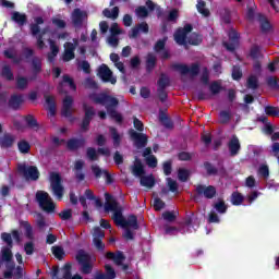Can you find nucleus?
<instances>
[{
    "mask_svg": "<svg viewBox=\"0 0 279 279\" xmlns=\"http://www.w3.org/2000/svg\"><path fill=\"white\" fill-rule=\"evenodd\" d=\"M105 210L107 213H113V221L117 223V226L124 228V239H126V241H132V239H134V233L131 231V229L138 230V221L136 220V216H129L128 219H124L123 215L121 214V206H119L114 197H112L110 194H105Z\"/></svg>",
    "mask_w": 279,
    "mask_h": 279,
    "instance_id": "obj_1",
    "label": "nucleus"
},
{
    "mask_svg": "<svg viewBox=\"0 0 279 279\" xmlns=\"http://www.w3.org/2000/svg\"><path fill=\"white\" fill-rule=\"evenodd\" d=\"M43 23H45L43 17H36L35 24L31 25V31L33 36H35L37 39V47L39 49H45V38H48V43L50 45L51 50V52L48 54V60L49 62H53L60 49L58 48V46H56V43L51 40V38H53V33L49 32L48 28L40 31V25H43Z\"/></svg>",
    "mask_w": 279,
    "mask_h": 279,
    "instance_id": "obj_2",
    "label": "nucleus"
},
{
    "mask_svg": "<svg viewBox=\"0 0 279 279\" xmlns=\"http://www.w3.org/2000/svg\"><path fill=\"white\" fill-rule=\"evenodd\" d=\"M1 239L9 247H3L1 251V258L4 263H7L8 271L4 272V278H23V268L21 266L14 268V264H12V235L10 233H2Z\"/></svg>",
    "mask_w": 279,
    "mask_h": 279,
    "instance_id": "obj_3",
    "label": "nucleus"
},
{
    "mask_svg": "<svg viewBox=\"0 0 279 279\" xmlns=\"http://www.w3.org/2000/svg\"><path fill=\"white\" fill-rule=\"evenodd\" d=\"M94 100L96 104H101L105 106L109 117L114 119L117 123H121V121H123V116H121V113L117 112L116 110L117 106H119V100H117V98L106 94H99L94 98Z\"/></svg>",
    "mask_w": 279,
    "mask_h": 279,
    "instance_id": "obj_4",
    "label": "nucleus"
},
{
    "mask_svg": "<svg viewBox=\"0 0 279 279\" xmlns=\"http://www.w3.org/2000/svg\"><path fill=\"white\" fill-rule=\"evenodd\" d=\"M193 31L191 24H186L184 28H179L174 34V40L177 45H199L202 43V36L193 33L190 37L189 34Z\"/></svg>",
    "mask_w": 279,
    "mask_h": 279,
    "instance_id": "obj_5",
    "label": "nucleus"
},
{
    "mask_svg": "<svg viewBox=\"0 0 279 279\" xmlns=\"http://www.w3.org/2000/svg\"><path fill=\"white\" fill-rule=\"evenodd\" d=\"M132 173L135 175V178H141V184L146 189H153L154 184H156L154 175L143 177L145 175V168H143V163L138 159H135V162L132 167Z\"/></svg>",
    "mask_w": 279,
    "mask_h": 279,
    "instance_id": "obj_6",
    "label": "nucleus"
},
{
    "mask_svg": "<svg viewBox=\"0 0 279 279\" xmlns=\"http://www.w3.org/2000/svg\"><path fill=\"white\" fill-rule=\"evenodd\" d=\"M36 199L40 208H43V210H45L46 213H53V210H56V204H53V201L47 192H37Z\"/></svg>",
    "mask_w": 279,
    "mask_h": 279,
    "instance_id": "obj_7",
    "label": "nucleus"
},
{
    "mask_svg": "<svg viewBox=\"0 0 279 279\" xmlns=\"http://www.w3.org/2000/svg\"><path fill=\"white\" fill-rule=\"evenodd\" d=\"M254 10H255L254 4L248 8L246 13L248 21H254V19H257V21H259L262 25L263 32H269V29H271V24L269 23L267 17L260 15V13H257V14L254 13Z\"/></svg>",
    "mask_w": 279,
    "mask_h": 279,
    "instance_id": "obj_8",
    "label": "nucleus"
},
{
    "mask_svg": "<svg viewBox=\"0 0 279 279\" xmlns=\"http://www.w3.org/2000/svg\"><path fill=\"white\" fill-rule=\"evenodd\" d=\"M60 182L61 179L59 173H50V185L52 189V193L58 199H62V195L64 193V187H62V184H60Z\"/></svg>",
    "mask_w": 279,
    "mask_h": 279,
    "instance_id": "obj_9",
    "label": "nucleus"
},
{
    "mask_svg": "<svg viewBox=\"0 0 279 279\" xmlns=\"http://www.w3.org/2000/svg\"><path fill=\"white\" fill-rule=\"evenodd\" d=\"M76 260H78V263L82 265L83 274H90V269H93L90 266V263H93V257H90V255L84 251H78L76 254Z\"/></svg>",
    "mask_w": 279,
    "mask_h": 279,
    "instance_id": "obj_10",
    "label": "nucleus"
},
{
    "mask_svg": "<svg viewBox=\"0 0 279 279\" xmlns=\"http://www.w3.org/2000/svg\"><path fill=\"white\" fill-rule=\"evenodd\" d=\"M19 171L26 178V180H38L40 173L38 168L34 166H27L25 163L19 165Z\"/></svg>",
    "mask_w": 279,
    "mask_h": 279,
    "instance_id": "obj_11",
    "label": "nucleus"
},
{
    "mask_svg": "<svg viewBox=\"0 0 279 279\" xmlns=\"http://www.w3.org/2000/svg\"><path fill=\"white\" fill-rule=\"evenodd\" d=\"M80 202L83 208H88L90 204L96 206V208H101V201L99 198H95L93 191L90 190L85 191V195L80 198Z\"/></svg>",
    "mask_w": 279,
    "mask_h": 279,
    "instance_id": "obj_12",
    "label": "nucleus"
},
{
    "mask_svg": "<svg viewBox=\"0 0 279 279\" xmlns=\"http://www.w3.org/2000/svg\"><path fill=\"white\" fill-rule=\"evenodd\" d=\"M75 47H80V41H77V39H73V43L64 44L63 62H70V60L75 58Z\"/></svg>",
    "mask_w": 279,
    "mask_h": 279,
    "instance_id": "obj_13",
    "label": "nucleus"
},
{
    "mask_svg": "<svg viewBox=\"0 0 279 279\" xmlns=\"http://www.w3.org/2000/svg\"><path fill=\"white\" fill-rule=\"evenodd\" d=\"M98 76L102 82H109L110 84H117V77L112 75V71L108 69V65L102 64L98 69Z\"/></svg>",
    "mask_w": 279,
    "mask_h": 279,
    "instance_id": "obj_14",
    "label": "nucleus"
},
{
    "mask_svg": "<svg viewBox=\"0 0 279 279\" xmlns=\"http://www.w3.org/2000/svg\"><path fill=\"white\" fill-rule=\"evenodd\" d=\"M87 17H88V14L86 13V11L75 9L72 12L71 21H72L74 27H80V25H82V23H84V21H86Z\"/></svg>",
    "mask_w": 279,
    "mask_h": 279,
    "instance_id": "obj_15",
    "label": "nucleus"
},
{
    "mask_svg": "<svg viewBox=\"0 0 279 279\" xmlns=\"http://www.w3.org/2000/svg\"><path fill=\"white\" fill-rule=\"evenodd\" d=\"M130 136L134 141L136 147H145L147 145V135L137 133L134 130L130 131Z\"/></svg>",
    "mask_w": 279,
    "mask_h": 279,
    "instance_id": "obj_16",
    "label": "nucleus"
},
{
    "mask_svg": "<svg viewBox=\"0 0 279 279\" xmlns=\"http://www.w3.org/2000/svg\"><path fill=\"white\" fill-rule=\"evenodd\" d=\"M3 133V124L0 123V134ZM14 135L10 133H4L0 136V147H12L14 145Z\"/></svg>",
    "mask_w": 279,
    "mask_h": 279,
    "instance_id": "obj_17",
    "label": "nucleus"
},
{
    "mask_svg": "<svg viewBox=\"0 0 279 279\" xmlns=\"http://www.w3.org/2000/svg\"><path fill=\"white\" fill-rule=\"evenodd\" d=\"M177 71L181 73V75H197L199 73V65L193 64L191 68L184 64L177 65Z\"/></svg>",
    "mask_w": 279,
    "mask_h": 279,
    "instance_id": "obj_18",
    "label": "nucleus"
},
{
    "mask_svg": "<svg viewBox=\"0 0 279 279\" xmlns=\"http://www.w3.org/2000/svg\"><path fill=\"white\" fill-rule=\"evenodd\" d=\"M92 171H93L95 178H105L107 184L112 183V177L110 175V173H108V170H104V169L99 168V166L93 165Z\"/></svg>",
    "mask_w": 279,
    "mask_h": 279,
    "instance_id": "obj_19",
    "label": "nucleus"
},
{
    "mask_svg": "<svg viewBox=\"0 0 279 279\" xmlns=\"http://www.w3.org/2000/svg\"><path fill=\"white\" fill-rule=\"evenodd\" d=\"M196 191L198 193V195H204V197H207L208 199L215 197L217 190L215 189V186L209 185H198L196 187Z\"/></svg>",
    "mask_w": 279,
    "mask_h": 279,
    "instance_id": "obj_20",
    "label": "nucleus"
},
{
    "mask_svg": "<svg viewBox=\"0 0 279 279\" xmlns=\"http://www.w3.org/2000/svg\"><path fill=\"white\" fill-rule=\"evenodd\" d=\"M94 245L95 247H97L98 250H104L106 247V245H104V242H101V239H104V236H106V234L101 231V229L99 227H96L94 229Z\"/></svg>",
    "mask_w": 279,
    "mask_h": 279,
    "instance_id": "obj_21",
    "label": "nucleus"
},
{
    "mask_svg": "<svg viewBox=\"0 0 279 279\" xmlns=\"http://www.w3.org/2000/svg\"><path fill=\"white\" fill-rule=\"evenodd\" d=\"M107 258H109V260H113V263H116L118 265V267H122V269H128L126 265H123V260H125V256H123V253L118 252V253H107Z\"/></svg>",
    "mask_w": 279,
    "mask_h": 279,
    "instance_id": "obj_22",
    "label": "nucleus"
},
{
    "mask_svg": "<svg viewBox=\"0 0 279 279\" xmlns=\"http://www.w3.org/2000/svg\"><path fill=\"white\" fill-rule=\"evenodd\" d=\"M61 113L63 117H71V114L73 113V97L66 96L63 99V107Z\"/></svg>",
    "mask_w": 279,
    "mask_h": 279,
    "instance_id": "obj_23",
    "label": "nucleus"
},
{
    "mask_svg": "<svg viewBox=\"0 0 279 279\" xmlns=\"http://www.w3.org/2000/svg\"><path fill=\"white\" fill-rule=\"evenodd\" d=\"M64 88H69L70 90H75L76 86L73 82V78H71L69 75L63 76V81L59 85V90L62 93Z\"/></svg>",
    "mask_w": 279,
    "mask_h": 279,
    "instance_id": "obj_24",
    "label": "nucleus"
},
{
    "mask_svg": "<svg viewBox=\"0 0 279 279\" xmlns=\"http://www.w3.org/2000/svg\"><path fill=\"white\" fill-rule=\"evenodd\" d=\"M143 156L146 160V165H148L153 169H154V167H157L158 159H156V157L154 155H151V148H146L143 153Z\"/></svg>",
    "mask_w": 279,
    "mask_h": 279,
    "instance_id": "obj_25",
    "label": "nucleus"
},
{
    "mask_svg": "<svg viewBox=\"0 0 279 279\" xmlns=\"http://www.w3.org/2000/svg\"><path fill=\"white\" fill-rule=\"evenodd\" d=\"M141 32L142 34H147V32H149V26L147 25V23H141L136 27L132 28L129 36L130 38H136V36L141 34Z\"/></svg>",
    "mask_w": 279,
    "mask_h": 279,
    "instance_id": "obj_26",
    "label": "nucleus"
},
{
    "mask_svg": "<svg viewBox=\"0 0 279 279\" xmlns=\"http://www.w3.org/2000/svg\"><path fill=\"white\" fill-rule=\"evenodd\" d=\"M93 114H95V111L90 107L85 106V118L82 123V130H87L88 125L90 123V119H93Z\"/></svg>",
    "mask_w": 279,
    "mask_h": 279,
    "instance_id": "obj_27",
    "label": "nucleus"
},
{
    "mask_svg": "<svg viewBox=\"0 0 279 279\" xmlns=\"http://www.w3.org/2000/svg\"><path fill=\"white\" fill-rule=\"evenodd\" d=\"M229 149L232 156H236V154H239V149H241V143L239 142V137L232 136L229 142Z\"/></svg>",
    "mask_w": 279,
    "mask_h": 279,
    "instance_id": "obj_28",
    "label": "nucleus"
},
{
    "mask_svg": "<svg viewBox=\"0 0 279 279\" xmlns=\"http://www.w3.org/2000/svg\"><path fill=\"white\" fill-rule=\"evenodd\" d=\"M110 136L113 142V147H119L121 145V141H123V135L117 131L114 128H110Z\"/></svg>",
    "mask_w": 279,
    "mask_h": 279,
    "instance_id": "obj_29",
    "label": "nucleus"
},
{
    "mask_svg": "<svg viewBox=\"0 0 279 279\" xmlns=\"http://www.w3.org/2000/svg\"><path fill=\"white\" fill-rule=\"evenodd\" d=\"M45 108L50 112V114H56V100L52 96H46Z\"/></svg>",
    "mask_w": 279,
    "mask_h": 279,
    "instance_id": "obj_30",
    "label": "nucleus"
},
{
    "mask_svg": "<svg viewBox=\"0 0 279 279\" xmlns=\"http://www.w3.org/2000/svg\"><path fill=\"white\" fill-rule=\"evenodd\" d=\"M104 16H106L107 19H112L114 21V19L119 17V8H113L111 11L109 9H105L102 11Z\"/></svg>",
    "mask_w": 279,
    "mask_h": 279,
    "instance_id": "obj_31",
    "label": "nucleus"
},
{
    "mask_svg": "<svg viewBox=\"0 0 279 279\" xmlns=\"http://www.w3.org/2000/svg\"><path fill=\"white\" fill-rule=\"evenodd\" d=\"M84 168V161L77 160L74 163V170L76 171V178L77 180H84V173H82V169Z\"/></svg>",
    "mask_w": 279,
    "mask_h": 279,
    "instance_id": "obj_32",
    "label": "nucleus"
},
{
    "mask_svg": "<svg viewBox=\"0 0 279 279\" xmlns=\"http://www.w3.org/2000/svg\"><path fill=\"white\" fill-rule=\"evenodd\" d=\"M17 148L21 154H29L32 146L29 145V142L22 140L17 143Z\"/></svg>",
    "mask_w": 279,
    "mask_h": 279,
    "instance_id": "obj_33",
    "label": "nucleus"
},
{
    "mask_svg": "<svg viewBox=\"0 0 279 279\" xmlns=\"http://www.w3.org/2000/svg\"><path fill=\"white\" fill-rule=\"evenodd\" d=\"M12 19L17 25H25V22L27 21V16L23 13L14 12L12 14Z\"/></svg>",
    "mask_w": 279,
    "mask_h": 279,
    "instance_id": "obj_34",
    "label": "nucleus"
},
{
    "mask_svg": "<svg viewBox=\"0 0 279 279\" xmlns=\"http://www.w3.org/2000/svg\"><path fill=\"white\" fill-rule=\"evenodd\" d=\"M196 8L199 12V14H203V16H208L210 14V11L206 9V2L203 0H197Z\"/></svg>",
    "mask_w": 279,
    "mask_h": 279,
    "instance_id": "obj_35",
    "label": "nucleus"
},
{
    "mask_svg": "<svg viewBox=\"0 0 279 279\" xmlns=\"http://www.w3.org/2000/svg\"><path fill=\"white\" fill-rule=\"evenodd\" d=\"M23 104V96H12L10 101H9V106H11V108H19V106H21Z\"/></svg>",
    "mask_w": 279,
    "mask_h": 279,
    "instance_id": "obj_36",
    "label": "nucleus"
},
{
    "mask_svg": "<svg viewBox=\"0 0 279 279\" xmlns=\"http://www.w3.org/2000/svg\"><path fill=\"white\" fill-rule=\"evenodd\" d=\"M231 204H233V206H241L243 204V195H241V193L234 192L231 195Z\"/></svg>",
    "mask_w": 279,
    "mask_h": 279,
    "instance_id": "obj_37",
    "label": "nucleus"
},
{
    "mask_svg": "<svg viewBox=\"0 0 279 279\" xmlns=\"http://www.w3.org/2000/svg\"><path fill=\"white\" fill-rule=\"evenodd\" d=\"M52 24L54 25V27H58L59 29H64V27H66V22L62 20V17L60 16L53 17Z\"/></svg>",
    "mask_w": 279,
    "mask_h": 279,
    "instance_id": "obj_38",
    "label": "nucleus"
},
{
    "mask_svg": "<svg viewBox=\"0 0 279 279\" xmlns=\"http://www.w3.org/2000/svg\"><path fill=\"white\" fill-rule=\"evenodd\" d=\"M259 121H262V123H265V126L263 129V132H265V134L274 133V126H271V123H267V118H260Z\"/></svg>",
    "mask_w": 279,
    "mask_h": 279,
    "instance_id": "obj_39",
    "label": "nucleus"
},
{
    "mask_svg": "<svg viewBox=\"0 0 279 279\" xmlns=\"http://www.w3.org/2000/svg\"><path fill=\"white\" fill-rule=\"evenodd\" d=\"M52 254L56 258L61 260V258L64 256V250L60 246H52Z\"/></svg>",
    "mask_w": 279,
    "mask_h": 279,
    "instance_id": "obj_40",
    "label": "nucleus"
},
{
    "mask_svg": "<svg viewBox=\"0 0 279 279\" xmlns=\"http://www.w3.org/2000/svg\"><path fill=\"white\" fill-rule=\"evenodd\" d=\"M135 14L138 19H145L147 17V14H149V12L147 11V8L140 7L135 10Z\"/></svg>",
    "mask_w": 279,
    "mask_h": 279,
    "instance_id": "obj_41",
    "label": "nucleus"
},
{
    "mask_svg": "<svg viewBox=\"0 0 279 279\" xmlns=\"http://www.w3.org/2000/svg\"><path fill=\"white\" fill-rule=\"evenodd\" d=\"M81 145H84V142L80 140H70L68 142L69 149H77V147H81Z\"/></svg>",
    "mask_w": 279,
    "mask_h": 279,
    "instance_id": "obj_42",
    "label": "nucleus"
},
{
    "mask_svg": "<svg viewBox=\"0 0 279 279\" xmlns=\"http://www.w3.org/2000/svg\"><path fill=\"white\" fill-rule=\"evenodd\" d=\"M87 158L89 160H97L99 158V150H96L95 148H88Z\"/></svg>",
    "mask_w": 279,
    "mask_h": 279,
    "instance_id": "obj_43",
    "label": "nucleus"
},
{
    "mask_svg": "<svg viewBox=\"0 0 279 279\" xmlns=\"http://www.w3.org/2000/svg\"><path fill=\"white\" fill-rule=\"evenodd\" d=\"M258 175H262V178H269V167L267 165H262L258 169Z\"/></svg>",
    "mask_w": 279,
    "mask_h": 279,
    "instance_id": "obj_44",
    "label": "nucleus"
},
{
    "mask_svg": "<svg viewBox=\"0 0 279 279\" xmlns=\"http://www.w3.org/2000/svg\"><path fill=\"white\" fill-rule=\"evenodd\" d=\"M215 209L217 210V213L223 215V213L228 210V207L226 206V203H223V201H219L218 203L215 204Z\"/></svg>",
    "mask_w": 279,
    "mask_h": 279,
    "instance_id": "obj_45",
    "label": "nucleus"
},
{
    "mask_svg": "<svg viewBox=\"0 0 279 279\" xmlns=\"http://www.w3.org/2000/svg\"><path fill=\"white\" fill-rule=\"evenodd\" d=\"M190 172L186 169H179L178 178L181 182H186L189 180Z\"/></svg>",
    "mask_w": 279,
    "mask_h": 279,
    "instance_id": "obj_46",
    "label": "nucleus"
},
{
    "mask_svg": "<svg viewBox=\"0 0 279 279\" xmlns=\"http://www.w3.org/2000/svg\"><path fill=\"white\" fill-rule=\"evenodd\" d=\"M265 112L268 117H279V109L276 107H266Z\"/></svg>",
    "mask_w": 279,
    "mask_h": 279,
    "instance_id": "obj_47",
    "label": "nucleus"
},
{
    "mask_svg": "<svg viewBox=\"0 0 279 279\" xmlns=\"http://www.w3.org/2000/svg\"><path fill=\"white\" fill-rule=\"evenodd\" d=\"M167 184H168L169 190H170L172 193H178V182H175V181L172 180L171 178H168V179H167Z\"/></svg>",
    "mask_w": 279,
    "mask_h": 279,
    "instance_id": "obj_48",
    "label": "nucleus"
},
{
    "mask_svg": "<svg viewBox=\"0 0 279 279\" xmlns=\"http://www.w3.org/2000/svg\"><path fill=\"white\" fill-rule=\"evenodd\" d=\"M153 206L155 210H162V208H165V202H162L160 198H155Z\"/></svg>",
    "mask_w": 279,
    "mask_h": 279,
    "instance_id": "obj_49",
    "label": "nucleus"
},
{
    "mask_svg": "<svg viewBox=\"0 0 279 279\" xmlns=\"http://www.w3.org/2000/svg\"><path fill=\"white\" fill-rule=\"evenodd\" d=\"M158 84H159L160 88H165V86H168L169 85V76L162 74L158 81Z\"/></svg>",
    "mask_w": 279,
    "mask_h": 279,
    "instance_id": "obj_50",
    "label": "nucleus"
},
{
    "mask_svg": "<svg viewBox=\"0 0 279 279\" xmlns=\"http://www.w3.org/2000/svg\"><path fill=\"white\" fill-rule=\"evenodd\" d=\"M20 121H24L25 123H27L31 128H34V125H36V120L34 119V117L28 116L26 118H20Z\"/></svg>",
    "mask_w": 279,
    "mask_h": 279,
    "instance_id": "obj_51",
    "label": "nucleus"
},
{
    "mask_svg": "<svg viewBox=\"0 0 279 279\" xmlns=\"http://www.w3.org/2000/svg\"><path fill=\"white\" fill-rule=\"evenodd\" d=\"M146 63H147V69H151L153 66H155V64H156V56L148 54Z\"/></svg>",
    "mask_w": 279,
    "mask_h": 279,
    "instance_id": "obj_52",
    "label": "nucleus"
},
{
    "mask_svg": "<svg viewBox=\"0 0 279 279\" xmlns=\"http://www.w3.org/2000/svg\"><path fill=\"white\" fill-rule=\"evenodd\" d=\"M245 186H247L248 189H254V186H256V179H254L253 175L246 178Z\"/></svg>",
    "mask_w": 279,
    "mask_h": 279,
    "instance_id": "obj_53",
    "label": "nucleus"
},
{
    "mask_svg": "<svg viewBox=\"0 0 279 279\" xmlns=\"http://www.w3.org/2000/svg\"><path fill=\"white\" fill-rule=\"evenodd\" d=\"M247 86L248 88H256V86H258V80L256 78V76H251L248 78Z\"/></svg>",
    "mask_w": 279,
    "mask_h": 279,
    "instance_id": "obj_54",
    "label": "nucleus"
},
{
    "mask_svg": "<svg viewBox=\"0 0 279 279\" xmlns=\"http://www.w3.org/2000/svg\"><path fill=\"white\" fill-rule=\"evenodd\" d=\"M21 228H23L25 230L28 239H32V226H29L27 222H22Z\"/></svg>",
    "mask_w": 279,
    "mask_h": 279,
    "instance_id": "obj_55",
    "label": "nucleus"
},
{
    "mask_svg": "<svg viewBox=\"0 0 279 279\" xmlns=\"http://www.w3.org/2000/svg\"><path fill=\"white\" fill-rule=\"evenodd\" d=\"M162 217H163L165 221H174L175 220V215L171 211H165L162 214Z\"/></svg>",
    "mask_w": 279,
    "mask_h": 279,
    "instance_id": "obj_56",
    "label": "nucleus"
},
{
    "mask_svg": "<svg viewBox=\"0 0 279 279\" xmlns=\"http://www.w3.org/2000/svg\"><path fill=\"white\" fill-rule=\"evenodd\" d=\"M182 234H186V232H193V226L191 225V221L185 222L181 229Z\"/></svg>",
    "mask_w": 279,
    "mask_h": 279,
    "instance_id": "obj_57",
    "label": "nucleus"
},
{
    "mask_svg": "<svg viewBox=\"0 0 279 279\" xmlns=\"http://www.w3.org/2000/svg\"><path fill=\"white\" fill-rule=\"evenodd\" d=\"M110 33L112 36H118V34H121V28H119V24H112L110 27Z\"/></svg>",
    "mask_w": 279,
    "mask_h": 279,
    "instance_id": "obj_58",
    "label": "nucleus"
},
{
    "mask_svg": "<svg viewBox=\"0 0 279 279\" xmlns=\"http://www.w3.org/2000/svg\"><path fill=\"white\" fill-rule=\"evenodd\" d=\"M220 121L221 123H228V121H230V113L228 111H221Z\"/></svg>",
    "mask_w": 279,
    "mask_h": 279,
    "instance_id": "obj_59",
    "label": "nucleus"
},
{
    "mask_svg": "<svg viewBox=\"0 0 279 279\" xmlns=\"http://www.w3.org/2000/svg\"><path fill=\"white\" fill-rule=\"evenodd\" d=\"M2 75L3 77H5L7 80H12L13 75H12V71H10V68L4 66L2 70Z\"/></svg>",
    "mask_w": 279,
    "mask_h": 279,
    "instance_id": "obj_60",
    "label": "nucleus"
},
{
    "mask_svg": "<svg viewBox=\"0 0 279 279\" xmlns=\"http://www.w3.org/2000/svg\"><path fill=\"white\" fill-rule=\"evenodd\" d=\"M108 44H109L111 47H117V45H119V39L117 38V35H111V36L108 38Z\"/></svg>",
    "mask_w": 279,
    "mask_h": 279,
    "instance_id": "obj_61",
    "label": "nucleus"
},
{
    "mask_svg": "<svg viewBox=\"0 0 279 279\" xmlns=\"http://www.w3.org/2000/svg\"><path fill=\"white\" fill-rule=\"evenodd\" d=\"M241 69L234 66L233 70H232V77L233 80H241Z\"/></svg>",
    "mask_w": 279,
    "mask_h": 279,
    "instance_id": "obj_62",
    "label": "nucleus"
},
{
    "mask_svg": "<svg viewBox=\"0 0 279 279\" xmlns=\"http://www.w3.org/2000/svg\"><path fill=\"white\" fill-rule=\"evenodd\" d=\"M85 86L86 88H97V83L93 78H86Z\"/></svg>",
    "mask_w": 279,
    "mask_h": 279,
    "instance_id": "obj_63",
    "label": "nucleus"
},
{
    "mask_svg": "<svg viewBox=\"0 0 279 279\" xmlns=\"http://www.w3.org/2000/svg\"><path fill=\"white\" fill-rule=\"evenodd\" d=\"M27 86V78L19 77L17 78V88H25Z\"/></svg>",
    "mask_w": 279,
    "mask_h": 279,
    "instance_id": "obj_64",
    "label": "nucleus"
}]
</instances>
